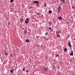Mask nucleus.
Returning <instances> with one entry per match:
<instances>
[{"instance_id":"17","label":"nucleus","mask_w":75,"mask_h":75,"mask_svg":"<svg viewBox=\"0 0 75 75\" xmlns=\"http://www.w3.org/2000/svg\"><path fill=\"white\" fill-rule=\"evenodd\" d=\"M47 68L43 69L44 71H46V70H47Z\"/></svg>"},{"instance_id":"7","label":"nucleus","mask_w":75,"mask_h":75,"mask_svg":"<svg viewBox=\"0 0 75 75\" xmlns=\"http://www.w3.org/2000/svg\"><path fill=\"white\" fill-rule=\"evenodd\" d=\"M58 18L59 20H62V17H58Z\"/></svg>"},{"instance_id":"8","label":"nucleus","mask_w":75,"mask_h":75,"mask_svg":"<svg viewBox=\"0 0 75 75\" xmlns=\"http://www.w3.org/2000/svg\"><path fill=\"white\" fill-rule=\"evenodd\" d=\"M56 33L57 34H60V32H59V31H58V30H56Z\"/></svg>"},{"instance_id":"25","label":"nucleus","mask_w":75,"mask_h":75,"mask_svg":"<svg viewBox=\"0 0 75 75\" xmlns=\"http://www.w3.org/2000/svg\"><path fill=\"white\" fill-rule=\"evenodd\" d=\"M10 56H11V57H12L13 56V54H11V55H10Z\"/></svg>"},{"instance_id":"19","label":"nucleus","mask_w":75,"mask_h":75,"mask_svg":"<svg viewBox=\"0 0 75 75\" xmlns=\"http://www.w3.org/2000/svg\"><path fill=\"white\" fill-rule=\"evenodd\" d=\"M52 24V22H49V24H50V25H51Z\"/></svg>"},{"instance_id":"27","label":"nucleus","mask_w":75,"mask_h":75,"mask_svg":"<svg viewBox=\"0 0 75 75\" xmlns=\"http://www.w3.org/2000/svg\"><path fill=\"white\" fill-rule=\"evenodd\" d=\"M56 56H57V57H58V54H57Z\"/></svg>"},{"instance_id":"23","label":"nucleus","mask_w":75,"mask_h":75,"mask_svg":"<svg viewBox=\"0 0 75 75\" xmlns=\"http://www.w3.org/2000/svg\"><path fill=\"white\" fill-rule=\"evenodd\" d=\"M21 22H23V19H21Z\"/></svg>"},{"instance_id":"4","label":"nucleus","mask_w":75,"mask_h":75,"mask_svg":"<svg viewBox=\"0 0 75 75\" xmlns=\"http://www.w3.org/2000/svg\"><path fill=\"white\" fill-rule=\"evenodd\" d=\"M60 1L62 3H64V4L65 3V0H61Z\"/></svg>"},{"instance_id":"28","label":"nucleus","mask_w":75,"mask_h":75,"mask_svg":"<svg viewBox=\"0 0 75 75\" xmlns=\"http://www.w3.org/2000/svg\"><path fill=\"white\" fill-rule=\"evenodd\" d=\"M58 69H59V67H58Z\"/></svg>"},{"instance_id":"29","label":"nucleus","mask_w":75,"mask_h":75,"mask_svg":"<svg viewBox=\"0 0 75 75\" xmlns=\"http://www.w3.org/2000/svg\"><path fill=\"white\" fill-rule=\"evenodd\" d=\"M60 0V1L61 0Z\"/></svg>"},{"instance_id":"24","label":"nucleus","mask_w":75,"mask_h":75,"mask_svg":"<svg viewBox=\"0 0 75 75\" xmlns=\"http://www.w3.org/2000/svg\"><path fill=\"white\" fill-rule=\"evenodd\" d=\"M72 8H75V6H72Z\"/></svg>"},{"instance_id":"22","label":"nucleus","mask_w":75,"mask_h":75,"mask_svg":"<svg viewBox=\"0 0 75 75\" xmlns=\"http://www.w3.org/2000/svg\"><path fill=\"white\" fill-rule=\"evenodd\" d=\"M23 71H25V68H23Z\"/></svg>"},{"instance_id":"2","label":"nucleus","mask_w":75,"mask_h":75,"mask_svg":"<svg viewBox=\"0 0 75 75\" xmlns=\"http://www.w3.org/2000/svg\"><path fill=\"white\" fill-rule=\"evenodd\" d=\"M29 22V19L27 18L25 21V23L26 24H28Z\"/></svg>"},{"instance_id":"3","label":"nucleus","mask_w":75,"mask_h":75,"mask_svg":"<svg viewBox=\"0 0 75 75\" xmlns=\"http://www.w3.org/2000/svg\"><path fill=\"white\" fill-rule=\"evenodd\" d=\"M61 8V7L59 6V7H58V11L59 12H58L57 13V14H58V13H60V11H61V10H60Z\"/></svg>"},{"instance_id":"10","label":"nucleus","mask_w":75,"mask_h":75,"mask_svg":"<svg viewBox=\"0 0 75 75\" xmlns=\"http://www.w3.org/2000/svg\"><path fill=\"white\" fill-rule=\"evenodd\" d=\"M49 14L52 13V11H49Z\"/></svg>"},{"instance_id":"9","label":"nucleus","mask_w":75,"mask_h":75,"mask_svg":"<svg viewBox=\"0 0 75 75\" xmlns=\"http://www.w3.org/2000/svg\"><path fill=\"white\" fill-rule=\"evenodd\" d=\"M27 31L26 30H25L24 31V33L25 34H27Z\"/></svg>"},{"instance_id":"14","label":"nucleus","mask_w":75,"mask_h":75,"mask_svg":"<svg viewBox=\"0 0 75 75\" xmlns=\"http://www.w3.org/2000/svg\"><path fill=\"white\" fill-rule=\"evenodd\" d=\"M29 42V40L28 39H27L26 40V42Z\"/></svg>"},{"instance_id":"11","label":"nucleus","mask_w":75,"mask_h":75,"mask_svg":"<svg viewBox=\"0 0 75 75\" xmlns=\"http://www.w3.org/2000/svg\"><path fill=\"white\" fill-rule=\"evenodd\" d=\"M64 51L65 52H67V49L66 48H64Z\"/></svg>"},{"instance_id":"5","label":"nucleus","mask_w":75,"mask_h":75,"mask_svg":"<svg viewBox=\"0 0 75 75\" xmlns=\"http://www.w3.org/2000/svg\"><path fill=\"white\" fill-rule=\"evenodd\" d=\"M68 45L69 47L70 48L71 47H72V46L71 45V43H70V42H69L68 43Z\"/></svg>"},{"instance_id":"26","label":"nucleus","mask_w":75,"mask_h":75,"mask_svg":"<svg viewBox=\"0 0 75 75\" xmlns=\"http://www.w3.org/2000/svg\"><path fill=\"white\" fill-rule=\"evenodd\" d=\"M49 29H50V30H51L52 29L51 28H50Z\"/></svg>"},{"instance_id":"1","label":"nucleus","mask_w":75,"mask_h":75,"mask_svg":"<svg viewBox=\"0 0 75 75\" xmlns=\"http://www.w3.org/2000/svg\"><path fill=\"white\" fill-rule=\"evenodd\" d=\"M33 3H35V4H36V5H37V6H39V5H40V4H39V3H40V2H39V1H33Z\"/></svg>"},{"instance_id":"21","label":"nucleus","mask_w":75,"mask_h":75,"mask_svg":"<svg viewBox=\"0 0 75 75\" xmlns=\"http://www.w3.org/2000/svg\"><path fill=\"white\" fill-rule=\"evenodd\" d=\"M48 34V32H46L45 33V34H46V35H47Z\"/></svg>"},{"instance_id":"15","label":"nucleus","mask_w":75,"mask_h":75,"mask_svg":"<svg viewBox=\"0 0 75 75\" xmlns=\"http://www.w3.org/2000/svg\"><path fill=\"white\" fill-rule=\"evenodd\" d=\"M11 73H13V70H11V71H10Z\"/></svg>"},{"instance_id":"12","label":"nucleus","mask_w":75,"mask_h":75,"mask_svg":"<svg viewBox=\"0 0 75 75\" xmlns=\"http://www.w3.org/2000/svg\"><path fill=\"white\" fill-rule=\"evenodd\" d=\"M57 36L59 38L60 37V35L58 34H57Z\"/></svg>"},{"instance_id":"13","label":"nucleus","mask_w":75,"mask_h":75,"mask_svg":"<svg viewBox=\"0 0 75 75\" xmlns=\"http://www.w3.org/2000/svg\"><path fill=\"white\" fill-rule=\"evenodd\" d=\"M44 5L45 7H46V6H47V4L46 3H44Z\"/></svg>"},{"instance_id":"16","label":"nucleus","mask_w":75,"mask_h":75,"mask_svg":"<svg viewBox=\"0 0 75 75\" xmlns=\"http://www.w3.org/2000/svg\"><path fill=\"white\" fill-rule=\"evenodd\" d=\"M13 1H14V0H11L10 2L11 3H12V2H13Z\"/></svg>"},{"instance_id":"18","label":"nucleus","mask_w":75,"mask_h":75,"mask_svg":"<svg viewBox=\"0 0 75 75\" xmlns=\"http://www.w3.org/2000/svg\"><path fill=\"white\" fill-rule=\"evenodd\" d=\"M50 31L51 32H52V31H53V29H50Z\"/></svg>"},{"instance_id":"20","label":"nucleus","mask_w":75,"mask_h":75,"mask_svg":"<svg viewBox=\"0 0 75 75\" xmlns=\"http://www.w3.org/2000/svg\"><path fill=\"white\" fill-rule=\"evenodd\" d=\"M5 55H8V53H5Z\"/></svg>"},{"instance_id":"6","label":"nucleus","mask_w":75,"mask_h":75,"mask_svg":"<svg viewBox=\"0 0 75 75\" xmlns=\"http://www.w3.org/2000/svg\"><path fill=\"white\" fill-rule=\"evenodd\" d=\"M73 52L72 51H71V52L70 54V55H71V56H73V55H74Z\"/></svg>"}]
</instances>
